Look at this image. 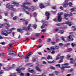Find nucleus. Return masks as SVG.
<instances>
[{
	"instance_id": "37998d69",
	"label": "nucleus",
	"mask_w": 76,
	"mask_h": 76,
	"mask_svg": "<svg viewBox=\"0 0 76 76\" xmlns=\"http://www.w3.org/2000/svg\"><path fill=\"white\" fill-rule=\"evenodd\" d=\"M70 60H71L70 63H71V64H73V63L72 62V61L73 60V58H70Z\"/></svg>"
},
{
	"instance_id": "a19ab883",
	"label": "nucleus",
	"mask_w": 76,
	"mask_h": 76,
	"mask_svg": "<svg viewBox=\"0 0 76 76\" xmlns=\"http://www.w3.org/2000/svg\"><path fill=\"white\" fill-rule=\"evenodd\" d=\"M39 35H40V33H36L35 36L36 37H39Z\"/></svg>"
},
{
	"instance_id": "c85d7f7f",
	"label": "nucleus",
	"mask_w": 76,
	"mask_h": 76,
	"mask_svg": "<svg viewBox=\"0 0 76 76\" xmlns=\"http://www.w3.org/2000/svg\"><path fill=\"white\" fill-rule=\"evenodd\" d=\"M51 50H55V48H54L53 46L51 47L50 48Z\"/></svg>"
},
{
	"instance_id": "49530a36",
	"label": "nucleus",
	"mask_w": 76,
	"mask_h": 76,
	"mask_svg": "<svg viewBox=\"0 0 76 76\" xmlns=\"http://www.w3.org/2000/svg\"><path fill=\"white\" fill-rule=\"evenodd\" d=\"M51 12L53 14H56V13L57 10H56V11H51Z\"/></svg>"
},
{
	"instance_id": "f8f14e48",
	"label": "nucleus",
	"mask_w": 76,
	"mask_h": 76,
	"mask_svg": "<svg viewBox=\"0 0 76 76\" xmlns=\"http://www.w3.org/2000/svg\"><path fill=\"white\" fill-rule=\"evenodd\" d=\"M31 3L30 2H24L23 3V5L24 6H25L26 5V4H27L28 5H29V4H31Z\"/></svg>"
},
{
	"instance_id": "72a5a7b5",
	"label": "nucleus",
	"mask_w": 76,
	"mask_h": 76,
	"mask_svg": "<svg viewBox=\"0 0 76 76\" xmlns=\"http://www.w3.org/2000/svg\"><path fill=\"white\" fill-rule=\"evenodd\" d=\"M50 68L51 69H53V70H54V69H55V68L51 66H50Z\"/></svg>"
},
{
	"instance_id": "aec40b11",
	"label": "nucleus",
	"mask_w": 76,
	"mask_h": 76,
	"mask_svg": "<svg viewBox=\"0 0 76 76\" xmlns=\"http://www.w3.org/2000/svg\"><path fill=\"white\" fill-rule=\"evenodd\" d=\"M30 68H29L28 69V71L29 72H30V73H34V70L33 69L32 70H30Z\"/></svg>"
},
{
	"instance_id": "6e6552de",
	"label": "nucleus",
	"mask_w": 76,
	"mask_h": 76,
	"mask_svg": "<svg viewBox=\"0 0 76 76\" xmlns=\"http://www.w3.org/2000/svg\"><path fill=\"white\" fill-rule=\"evenodd\" d=\"M45 15L47 17V20H48L50 18V13L48 12H45Z\"/></svg>"
},
{
	"instance_id": "20e7f679",
	"label": "nucleus",
	"mask_w": 76,
	"mask_h": 76,
	"mask_svg": "<svg viewBox=\"0 0 76 76\" xmlns=\"http://www.w3.org/2000/svg\"><path fill=\"white\" fill-rule=\"evenodd\" d=\"M25 69V68L22 67L20 69H16V70L18 72V73H20L22 72L21 70H23Z\"/></svg>"
},
{
	"instance_id": "0e129e2a",
	"label": "nucleus",
	"mask_w": 76,
	"mask_h": 76,
	"mask_svg": "<svg viewBox=\"0 0 76 76\" xmlns=\"http://www.w3.org/2000/svg\"><path fill=\"white\" fill-rule=\"evenodd\" d=\"M45 57H42L41 58V60H45Z\"/></svg>"
},
{
	"instance_id": "58836bf2",
	"label": "nucleus",
	"mask_w": 76,
	"mask_h": 76,
	"mask_svg": "<svg viewBox=\"0 0 76 76\" xmlns=\"http://www.w3.org/2000/svg\"><path fill=\"white\" fill-rule=\"evenodd\" d=\"M68 16V14H66V13L64 14V17L65 18H67Z\"/></svg>"
},
{
	"instance_id": "de8ad7c7",
	"label": "nucleus",
	"mask_w": 76,
	"mask_h": 76,
	"mask_svg": "<svg viewBox=\"0 0 76 76\" xmlns=\"http://www.w3.org/2000/svg\"><path fill=\"white\" fill-rule=\"evenodd\" d=\"M45 31H46V29H43L42 30V31L41 32H44Z\"/></svg>"
},
{
	"instance_id": "6ab92c4d",
	"label": "nucleus",
	"mask_w": 76,
	"mask_h": 76,
	"mask_svg": "<svg viewBox=\"0 0 76 76\" xmlns=\"http://www.w3.org/2000/svg\"><path fill=\"white\" fill-rule=\"evenodd\" d=\"M53 58H52V57L51 56L48 55V56L47 57V59L48 60H50V59H52Z\"/></svg>"
},
{
	"instance_id": "473e14b6",
	"label": "nucleus",
	"mask_w": 76,
	"mask_h": 76,
	"mask_svg": "<svg viewBox=\"0 0 76 76\" xmlns=\"http://www.w3.org/2000/svg\"><path fill=\"white\" fill-rule=\"evenodd\" d=\"M15 29H16V28H12L10 29L9 31H13L14 30H15Z\"/></svg>"
},
{
	"instance_id": "c9c22d12",
	"label": "nucleus",
	"mask_w": 76,
	"mask_h": 76,
	"mask_svg": "<svg viewBox=\"0 0 76 76\" xmlns=\"http://www.w3.org/2000/svg\"><path fill=\"white\" fill-rule=\"evenodd\" d=\"M50 52L51 53V54H55L56 52L54 50H53L52 52H51V51H50Z\"/></svg>"
},
{
	"instance_id": "8fccbe9b",
	"label": "nucleus",
	"mask_w": 76,
	"mask_h": 76,
	"mask_svg": "<svg viewBox=\"0 0 76 76\" xmlns=\"http://www.w3.org/2000/svg\"><path fill=\"white\" fill-rule=\"evenodd\" d=\"M70 45V44L69 43H68L66 44H65L64 45V46L65 47H67V46H69Z\"/></svg>"
},
{
	"instance_id": "423d86ee",
	"label": "nucleus",
	"mask_w": 76,
	"mask_h": 76,
	"mask_svg": "<svg viewBox=\"0 0 76 76\" xmlns=\"http://www.w3.org/2000/svg\"><path fill=\"white\" fill-rule=\"evenodd\" d=\"M12 33V32H7L6 33H4V32L2 31L1 32V34L4 35H5V36H7L8 35V34H10Z\"/></svg>"
},
{
	"instance_id": "f257e3e1",
	"label": "nucleus",
	"mask_w": 76,
	"mask_h": 76,
	"mask_svg": "<svg viewBox=\"0 0 76 76\" xmlns=\"http://www.w3.org/2000/svg\"><path fill=\"white\" fill-rule=\"evenodd\" d=\"M63 13L62 12L58 13V19H57L54 18L53 19V20L54 22H61L62 21V17L61 15H63Z\"/></svg>"
},
{
	"instance_id": "dca6fc26",
	"label": "nucleus",
	"mask_w": 76,
	"mask_h": 76,
	"mask_svg": "<svg viewBox=\"0 0 76 76\" xmlns=\"http://www.w3.org/2000/svg\"><path fill=\"white\" fill-rule=\"evenodd\" d=\"M40 9H43L45 7V6H44L43 4H40Z\"/></svg>"
},
{
	"instance_id": "1a4fd4ad",
	"label": "nucleus",
	"mask_w": 76,
	"mask_h": 76,
	"mask_svg": "<svg viewBox=\"0 0 76 76\" xmlns=\"http://www.w3.org/2000/svg\"><path fill=\"white\" fill-rule=\"evenodd\" d=\"M9 53H9V55H10V54H11V55L14 54V55H15V56H16V53L15 52L12 50L10 51H9Z\"/></svg>"
},
{
	"instance_id": "0eeeda50",
	"label": "nucleus",
	"mask_w": 76,
	"mask_h": 76,
	"mask_svg": "<svg viewBox=\"0 0 76 76\" xmlns=\"http://www.w3.org/2000/svg\"><path fill=\"white\" fill-rule=\"evenodd\" d=\"M72 23V22H67L66 23H61V24H62V25H65V24H66V25H68L69 26H71L72 25V24H71Z\"/></svg>"
},
{
	"instance_id": "338daca9",
	"label": "nucleus",
	"mask_w": 76,
	"mask_h": 76,
	"mask_svg": "<svg viewBox=\"0 0 76 76\" xmlns=\"http://www.w3.org/2000/svg\"><path fill=\"white\" fill-rule=\"evenodd\" d=\"M45 4L46 6H49L50 3H46Z\"/></svg>"
},
{
	"instance_id": "bf43d9fd",
	"label": "nucleus",
	"mask_w": 76,
	"mask_h": 76,
	"mask_svg": "<svg viewBox=\"0 0 76 76\" xmlns=\"http://www.w3.org/2000/svg\"><path fill=\"white\" fill-rule=\"evenodd\" d=\"M30 75V74L29 73H27L26 75V76H29Z\"/></svg>"
},
{
	"instance_id": "5701e85b",
	"label": "nucleus",
	"mask_w": 76,
	"mask_h": 76,
	"mask_svg": "<svg viewBox=\"0 0 76 76\" xmlns=\"http://www.w3.org/2000/svg\"><path fill=\"white\" fill-rule=\"evenodd\" d=\"M23 31V29L22 28L18 29H17V31L19 32H22Z\"/></svg>"
},
{
	"instance_id": "39448f33",
	"label": "nucleus",
	"mask_w": 76,
	"mask_h": 76,
	"mask_svg": "<svg viewBox=\"0 0 76 76\" xmlns=\"http://www.w3.org/2000/svg\"><path fill=\"white\" fill-rule=\"evenodd\" d=\"M21 7H22L23 9L24 10H26V9H28V10H30L31 8H29V7L28 6H24L23 5H22L21 6Z\"/></svg>"
},
{
	"instance_id": "7ed1b4c3",
	"label": "nucleus",
	"mask_w": 76,
	"mask_h": 76,
	"mask_svg": "<svg viewBox=\"0 0 76 76\" xmlns=\"http://www.w3.org/2000/svg\"><path fill=\"white\" fill-rule=\"evenodd\" d=\"M42 21L43 22V25H42V26L41 27V28L42 29L43 28H44L45 26H48V23L47 21H44L43 20H42Z\"/></svg>"
},
{
	"instance_id": "13d9d810",
	"label": "nucleus",
	"mask_w": 76,
	"mask_h": 76,
	"mask_svg": "<svg viewBox=\"0 0 76 76\" xmlns=\"http://www.w3.org/2000/svg\"><path fill=\"white\" fill-rule=\"evenodd\" d=\"M56 66L57 67L58 66L59 67H60V64H57L56 65Z\"/></svg>"
},
{
	"instance_id": "4c0bfd02",
	"label": "nucleus",
	"mask_w": 76,
	"mask_h": 76,
	"mask_svg": "<svg viewBox=\"0 0 76 76\" xmlns=\"http://www.w3.org/2000/svg\"><path fill=\"white\" fill-rule=\"evenodd\" d=\"M36 59H37V58L34 57L33 58V61H36Z\"/></svg>"
},
{
	"instance_id": "f704fd0d",
	"label": "nucleus",
	"mask_w": 76,
	"mask_h": 76,
	"mask_svg": "<svg viewBox=\"0 0 76 76\" xmlns=\"http://www.w3.org/2000/svg\"><path fill=\"white\" fill-rule=\"evenodd\" d=\"M0 44H1V45H4L6 44V43L4 42H2L0 43Z\"/></svg>"
},
{
	"instance_id": "bb28decb",
	"label": "nucleus",
	"mask_w": 76,
	"mask_h": 76,
	"mask_svg": "<svg viewBox=\"0 0 76 76\" xmlns=\"http://www.w3.org/2000/svg\"><path fill=\"white\" fill-rule=\"evenodd\" d=\"M59 33L60 34H62L64 33V31L63 30H61L59 31Z\"/></svg>"
},
{
	"instance_id": "e433bc0d",
	"label": "nucleus",
	"mask_w": 76,
	"mask_h": 76,
	"mask_svg": "<svg viewBox=\"0 0 76 76\" xmlns=\"http://www.w3.org/2000/svg\"><path fill=\"white\" fill-rule=\"evenodd\" d=\"M55 49H59V46L55 45L54 46Z\"/></svg>"
},
{
	"instance_id": "680f3d73",
	"label": "nucleus",
	"mask_w": 76,
	"mask_h": 76,
	"mask_svg": "<svg viewBox=\"0 0 76 76\" xmlns=\"http://www.w3.org/2000/svg\"><path fill=\"white\" fill-rule=\"evenodd\" d=\"M24 12H26V13L28 14H29V12L27 11H26V10H24Z\"/></svg>"
},
{
	"instance_id": "9b49d317",
	"label": "nucleus",
	"mask_w": 76,
	"mask_h": 76,
	"mask_svg": "<svg viewBox=\"0 0 76 76\" xmlns=\"http://www.w3.org/2000/svg\"><path fill=\"white\" fill-rule=\"evenodd\" d=\"M16 66V65L15 64H13L11 67H10L9 68V69H7V70H9L12 69L13 67H15Z\"/></svg>"
},
{
	"instance_id": "4be33fe9",
	"label": "nucleus",
	"mask_w": 76,
	"mask_h": 76,
	"mask_svg": "<svg viewBox=\"0 0 76 76\" xmlns=\"http://www.w3.org/2000/svg\"><path fill=\"white\" fill-rule=\"evenodd\" d=\"M48 63H50V64H51V63H55L56 62V61L55 60H53L52 61H48Z\"/></svg>"
},
{
	"instance_id": "603ef678",
	"label": "nucleus",
	"mask_w": 76,
	"mask_h": 76,
	"mask_svg": "<svg viewBox=\"0 0 76 76\" xmlns=\"http://www.w3.org/2000/svg\"><path fill=\"white\" fill-rule=\"evenodd\" d=\"M59 45L61 47V46H63V44L62 43H59Z\"/></svg>"
},
{
	"instance_id": "412c9836",
	"label": "nucleus",
	"mask_w": 76,
	"mask_h": 76,
	"mask_svg": "<svg viewBox=\"0 0 76 76\" xmlns=\"http://www.w3.org/2000/svg\"><path fill=\"white\" fill-rule=\"evenodd\" d=\"M14 7V6L10 5V7H9V9L11 10Z\"/></svg>"
},
{
	"instance_id": "ddd939ff",
	"label": "nucleus",
	"mask_w": 76,
	"mask_h": 76,
	"mask_svg": "<svg viewBox=\"0 0 76 76\" xmlns=\"http://www.w3.org/2000/svg\"><path fill=\"white\" fill-rule=\"evenodd\" d=\"M35 68L36 70L39 72H41L42 71V70L39 68L38 66H35Z\"/></svg>"
},
{
	"instance_id": "f3484780",
	"label": "nucleus",
	"mask_w": 76,
	"mask_h": 76,
	"mask_svg": "<svg viewBox=\"0 0 76 76\" xmlns=\"http://www.w3.org/2000/svg\"><path fill=\"white\" fill-rule=\"evenodd\" d=\"M63 4L64 5L63 6L64 7H67V6L68 5V3H65L64 2L63 3Z\"/></svg>"
},
{
	"instance_id": "a878e982",
	"label": "nucleus",
	"mask_w": 76,
	"mask_h": 76,
	"mask_svg": "<svg viewBox=\"0 0 76 76\" xmlns=\"http://www.w3.org/2000/svg\"><path fill=\"white\" fill-rule=\"evenodd\" d=\"M10 6V3H9L7 4L6 7L7 8H8L9 7V8Z\"/></svg>"
},
{
	"instance_id": "774afa93",
	"label": "nucleus",
	"mask_w": 76,
	"mask_h": 76,
	"mask_svg": "<svg viewBox=\"0 0 76 76\" xmlns=\"http://www.w3.org/2000/svg\"><path fill=\"white\" fill-rule=\"evenodd\" d=\"M3 71L1 70L0 71V74L1 75H2L3 74V72L2 71Z\"/></svg>"
},
{
	"instance_id": "e2e57ef3",
	"label": "nucleus",
	"mask_w": 76,
	"mask_h": 76,
	"mask_svg": "<svg viewBox=\"0 0 76 76\" xmlns=\"http://www.w3.org/2000/svg\"><path fill=\"white\" fill-rule=\"evenodd\" d=\"M63 61V59H61L59 61V63H62Z\"/></svg>"
},
{
	"instance_id": "ea45409f",
	"label": "nucleus",
	"mask_w": 76,
	"mask_h": 76,
	"mask_svg": "<svg viewBox=\"0 0 76 76\" xmlns=\"http://www.w3.org/2000/svg\"><path fill=\"white\" fill-rule=\"evenodd\" d=\"M33 27V28H34V29H36V28H37V25L35 24H34Z\"/></svg>"
},
{
	"instance_id": "9d476101",
	"label": "nucleus",
	"mask_w": 76,
	"mask_h": 76,
	"mask_svg": "<svg viewBox=\"0 0 76 76\" xmlns=\"http://www.w3.org/2000/svg\"><path fill=\"white\" fill-rule=\"evenodd\" d=\"M67 40L68 41H73L74 39L72 38L71 40V35H69L67 38Z\"/></svg>"
},
{
	"instance_id": "052dcab7",
	"label": "nucleus",
	"mask_w": 76,
	"mask_h": 76,
	"mask_svg": "<svg viewBox=\"0 0 76 76\" xmlns=\"http://www.w3.org/2000/svg\"><path fill=\"white\" fill-rule=\"evenodd\" d=\"M3 24H0V28H3Z\"/></svg>"
},
{
	"instance_id": "c756f323",
	"label": "nucleus",
	"mask_w": 76,
	"mask_h": 76,
	"mask_svg": "<svg viewBox=\"0 0 76 76\" xmlns=\"http://www.w3.org/2000/svg\"><path fill=\"white\" fill-rule=\"evenodd\" d=\"M61 38L62 40L63 41L65 42V39H64V38H66V37H64L63 36H62L61 37Z\"/></svg>"
},
{
	"instance_id": "864d4df0",
	"label": "nucleus",
	"mask_w": 76,
	"mask_h": 76,
	"mask_svg": "<svg viewBox=\"0 0 76 76\" xmlns=\"http://www.w3.org/2000/svg\"><path fill=\"white\" fill-rule=\"evenodd\" d=\"M56 42H51V44L52 45H55V44H56Z\"/></svg>"
},
{
	"instance_id": "f03ea898",
	"label": "nucleus",
	"mask_w": 76,
	"mask_h": 76,
	"mask_svg": "<svg viewBox=\"0 0 76 76\" xmlns=\"http://www.w3.org/2000/svg\"><path fill=\"white\" fill-rule=\"evenodd\" d=\"M31 24H30L28 25V26L27 27H23L22 28L23 30H26V31H27V30H29V31H32V29H31V28H30V27H31Z\"/></svg>"
},
{
	"instance_id": "a18cd8bd",
	"label": "nucleus",
	"mask_w": 76,
	"mask_h": 76,
	"mask_svg": "<svg viewBox=\"0 0 76 76\" xmlns=\"http://www.w3.org/2000/svg\"><path fill=\"white\" fill-rule=\"evenodd\" d=\"M58 30H59L58 28H56L55 31V32H57V31H58Z\"/></svg>"
},
{
	"instance_id": "4468645a",
	"label": "nucleus",
	"mask_w": 76,
	"mask_h": 76,
	"mask_svg": "<svg viewBox=\"0 0 76 76\" xmlns=\"http://www.w3.org/2000/svg\"><path fill=\"white\" fill-rule=\"evenodd\" d=\"M12 4H14L16 6H19V3H18L16 1H13L12 3Z\"/></svg>"
},
{
	"instance_id": "2eb2a0df",
	"label": "nucleus",
	"mask_w": 76,
	"mask_h": 76,
	"mask_svg": "<svg viewBox=\"0 0 76 76\" xmlns=\"http://www.w3.org/2000/svg\"><path fill=\"white\" fill-rule=\"evenodd\" d=\"M4 25L5 26V27H6V28H9L10 26V24H9L8 23H5L4 24Z\"/></svg>"
},
{
	"instance_id": "393cba45",
	"label": "nucleus",
	"mask_w": 76,
	"mask_h": 76,
	"mask_svg": "<svg viewBox=\"0 0 76 76\" xmlns=\"http://www.w3.org/2000/svg\"><path fill=\"white\" fill-rule=\"evenodd\" d=\"M60 55L59 54H58V55L56 57V60H58L59 59V58H60Z\"/></svg>"
},
{
	"instance_id": "cd10ccee",
	"label": "nucleus",
	"mask_w": 76,
	"mask_h": 76,
	"mask_svg": "<svg viewBox=\"0 0 76 76\" xmlns=\"http://www.w3.org/2000/svg\"><path fill=\"white\" fill-rule=\"evenodd\" d=\"M31 52H30L29 53H28V54L26 56V57H28V56H31Z\"/></svg>"
},
{
	"instance_id": "b1692460",
	"label": "nucleus",
	"mask_w": 76,
	"mask_h": 76,
	"mask_svg": "<svg viewBox=\"0 0 76 76\" xmlns=\"http://www.w3.org/2000/svg\"><path fill=\"white\" fill-rule=\"evenodd\" d=\"M12 45L11 44H10L9 45V47L8 48V49L10 50L11 48H12Z\"/></svg>"
},
{
	"instance_id": "6e6d98bb",
	"label": "nucleus",
	"mask_w": 76,
	"mask_h": 76,
	"mask_svg": "<svg viewBox=\"0 0 76 76\" xmlns=\"http://www.w3.org/2000/svg\"><path fill=\"white\" fill-rule=\"evenodd\" d=\"M18 56L20 57H23V55H19V54H18Z\"/></svg>"
},
{
	"instance_id": "79ce46f5",
	"label": "nucleus",
	"mask_w": 76,
	"mask_h": 76,
	"mask_svg": "<svg viewBox=\"0 0 76 76\" xmlns=\"http://www.w3.org/2000/svg\"><path fill=\"white\" fill-rule=\"evenodd\" d=\"M31 9H34V10H32L33 11L35 10V7L34 6H32L31 7Z\"/></svg>"
},
{
	"instance_id": "a211bd4d",
	"label": "nucleus",
	"mask_w": 76,
	"mask_h": 76,
	"mask_svg": "<svg viewBox=\"0 0 76 76\" xmlns=\"http://www.w3.org/2000/svg\"><path fill=\"white\" fill-rule=\"evenodd\" d=\"M60 68H61V70H64V69H65V68H69V67L67 66H63L62 67H60Z\"/></svg>"
},
{
	"instance_id": "c03bdc74",
	"label": "nucleus",
	"mask_w": 76,
	"mask_h": 76,
	"mask_svg": "<svg viewBox=\"0 0 76 76\" xmlns=\"http://www.w3.org/2000/svg\"><path fill=\"white\" fill-rule=\"evenodd\" d=\"M64 56H60V59L63 60V59L64 58Z\"/></svg>"
},
{
	"instance_id": "69168bd1",
	"label": "nucleus",
	"mask_w": 76,
	"mask_h": 76,
	"mask_svg": "<svg viewBox=\"0 0 76 76\" xmlns=\"http://www.w3.org/2000/svg\"><path fill=\"white\" fill-rule=\"evenodd\" d=\"M20 75V76H24V74H23V73H21Z\"/></svg>"
},
{
	"instance_id": "4d7b16f0",
	"label": "nucleus",
	"mask_w": 76,
	"mask_h": 76,
	"mask_svg": "<svg viewBox=\"0 0 76 76\" xmlns=\"http://www.w3.org/2000/svg\"><path fill=\"white\" fill-rule=\"evenodd\" d=\"M68 4H69V6H72V3L71 2L69 3Z\"/></svg>"
},
{
	"instance_id": "2f4dec72",
	"label": "nucleus",
	"mask_w": 76,
	"mask_h": 76,
	"mask_svg": "<svg viewBox=\"0 0 76 76\" xmlns=\"http://www.w3.org/2000/svg\"><path fill=\"white\" fill-rule=\"evenodd\" d=\"M51 39H50V38L48 39H47V41L48 42H50L51 41Z\"/></svg>"
},
{
	"instance_id": "3c124183",
	"label": "nucleus",
	"mask_w": 76,
	"mask_h": 76,
	"mask_svg": "<svg viewBox=\"0 0 76 76\" xmlns=\"http://www.w3.org/2000/svg\"><path fill=\"white\" fill-rule=\"evenodd\" d=\"M63 66H68L69 65V64H68V63H66L65 64H64L62 65Z\"/></svg>"
},
{
	"instance_id": "09e8293b",
	"label": "nucleus",
	"mask_w": 76,
	"mask_h": 76,
	"mask_svg": "<svg viewBox=\"0 0 76 76\" xmlns=\"http://www.w3.org/2000/svg\"><path fill=\"white\" fill-rule=\"evenodd\" d=\"M33 15L34 17L37 16V13L36 12H34L33 13Z\"/></svg>"
},
{
	"instance_id": "5fc2aeb1",
	"label": "nucleus",
	"mask_w": 76,
	"mask_h": 76,
	"mask_svg": "<svg viewBox=\"0 0 76 76\" xmlns=\"http://www.w3.org/2000/svg\"><path fill=\"white\" fill-rule=\"evenodd\" d=\"M68 16H72L73 15V14L71 13L70 14H68Z\"/></svg>"
},
{
	"instance_id": "7c9ffc66",
	"label": "nucleus",
	"mask_w": 76,
	"mask_h": 76,
	"mask_svg": "<svg viewBox=\"0 0 76 76\" xmlns=\"http://www.w3.org/2000/svg\"><path fill=\"white\" fill-rule=\"evenodd\" d=\"M12 19L14 20H16V19H17V16L14 17Z\"/></svg>"
}]
</instances>
